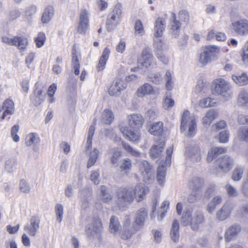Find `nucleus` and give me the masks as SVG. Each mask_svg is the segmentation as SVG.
Returning a JSON list of instances; mask_svg holds the SVG:
<instances>
[{
	"label": "nucleus",
	"instance_id": "obj_30",
	"mask_svg": "<svg viewBox=\"0 0 248 248\" xmlns=\"http://www.w3.org/2000/svg\"><path fill=\"white\" fill-rule=\"evenodd\" d=\"M54 8L52 6L48 5L42 14L41 21L43 24L48 23L54 16Z\"/></svg>",
	"mask_w": 248,
	"mask_h": 248
},
{
	"label": "nucleus",
	"instance_id": "obj_47",
	"mask_svg": "<svg viewBox=\"0 0 248 248\" xmlns=\"http://www.w3.org/2000/svg\"><path fill=\"white\" fill-rule=\"evenodd\" d=\"M158 38L154 39V47L156 49L157 52H161V51L167 48V45L163 42V41Z\"/></svg>",
	"mask_w": 248,
	"mask_h": 248
},
{
	"label": "nucleus",
	"instance_id": "obj_25",
	"mask_svg": "<svg viewBox=\"0 0 248 248\" xmlns=\"http://www.w3.org/2000/svg\"><path fill=\"white\" fill-rule=\"evenodd\" d=\"M100 189V194L99 197L100 200L104 203H110L113 200V195L109 192L108 188L105 186H101Z\"/></svg>",
	"mask_w": 248,
	"mask_h": 248
},
{
	"label": "nucleus",
	"instance_id": "obj_14",
	"mask_svg": "<svg viewBox=\"0 0 248 248\" xmlns=\"http://www.w3.org/2000/svg\"><path fill=\"white\" fill-rule=\"evenodd\" d=\"M125 88L124 82L120 78H117L114 80L109 88L108 93L111 96H117L120 94L121 91Z\"/></svg>",
	"mask_w": 248,
	"mask_h": 248
},
{
	"label": "nucleus",
	"instance_id": "obj_45",
	"mask_svg": "<svg viewBox=\"0 0 248 248\" xmlns=\"http://www.w3.org/2000/svg\"><path fill=\"white\" fill-rule=\"evenodd\" d=\"M95 130V126L93 125H91L90 126L88 135L86 142V151H89L92 148V139L94 134Z\"/></svg>",
	"mask_w": 248,
	"mask_h": 248
},
{
	"label": "nucleus",
	"instance_id": "obj_41",
	"mask_svg": "<svg viewBox=\"0 0 248 248\" xmlns=\"http://www.w3.org/2000/svg\"><path fill=\"white\" fill-rule=\"evenodd\" d=\"M237 136L240 140L248 142V126L240 127L238 130Z\"/></svg>",
	"mask_w": 248,
	"mask_h": 248
},
{
	"label": "nucleus",
	"instance_id": "obj_33",
	"mask_svg": "<svg viewBox=\"0 0 248 248\" xmlns=\"http://www.w3.org/2000/svg\"><path fill=\"white\" fill-rule=\"evenodd\" d=\"M232 78L233 81L239 86L248 85V76L245 73L239 76L233 75Z\"/></svg>",
	"mask_w": 248,
	"mask_h": 248
},
{
	"label": "nucleus",
	"instance_id": "obj_52",
	"mask_svg": "<svg viewBox=\"0 0 248 248\" xmlns=\"http://www.w3.org/2000/svg\"><path fill=\"white\" fill-rule=\"evenodd\" d=\"M55 214L56 215V219L59 222H61L63 217V206L61 204H57L55 206Z\"/></svg>",
	"mask_w": 248,
	"mask_h": 248
},
{
	"label": "nucleus",
	"instance_id": "obj_37",
	"mask_svg": "<svg viewBox=\"0 0 248 248\" xmlns=\"http://www.w3.org/2000/svg\"><path fill=\"white\" fill-rule=\"evenodd\" d=\"M244 170V167L241 166H237L232 171V179L234 181H240L243 177Z\"/></svg>",
	"mask_w": 248,
	"mask_h": 248
},
{
	"label": "nucleus",
	"instance_id": "obj_51",
	"mask_svg": "<svg viewBox=\"0 0 248 248\" xmlns=\"http://www.w3.org/2000/svg\"><path fill=\"white\" fill-rule=\"evenodd\" d=\"M202 197V195L201 193L194 191L192 193L188 195L187 200L188 202L193 203L201 200Z\"/></svg>",
	"mask_w": 248,
	"mask_h": 248
},
{
	"label": "nucleus",
	"instance_id": "obj_29",
	"mask_svg": "<svg viewBox=\"0 0 248 248\" xmlns=\"http://www.w3.org/2000/svg\"><path fill=\"white\" fill-rule=\"evenodd\" d=\"M179 223L178 221L175 219L172 223V227L170 231L171 239L175 243H177L179 241Z\"/></svg>",
	"mask_w": 248,
	"mask_h": 248
},
{
	"label": "nucleus",
	"instance_id": "obj_5",
	"mask_svg": "<svg viewBox=\"0 0 248 248\" xmlns=\"http://www.w3.org/2000/svg\"><path fill=\"white\" fill-rule=\"evenodd\" d=\"M121 15L122 10L120 7L116 6L108 16L106 26L108 31H113L120 23Z\"/></svg>",
	"mask_w": 248,
	"mask_h": 248
},
{
	"label": "nucleus",
	"instance_id": "obj_59",
	"mask_svg": "<svg viewBox=\"0 0 248 248\" xmlns=\"http://www.w3.org/2000/svg\"><path fill=\"white\" fill-rule=\"evenodd\" d=\"M165 79L166 80V89L168 91L171 90L173 88V84L171 81V75L169 71L166 72Z\"/></svg>",
	"mask_w": 248,
	"mask_h": 248
},
{
	"label": "nucleus",
	"instance_id": "obj_2",
	"mask_svg": "<svg viewBox=\"0 0 248 248\" xmlns=\"http://www.w3.org/2000/svg\"><path fill=\"white\" fill-rule=\"evenodd\" d=\"M212 92L215 95L221 96L226 101L231 99L232 95L231 85L221 78L214 80L212 86Z\"/></svg>",
	"mask_w": 248,
	"mask_h": 248
},
{
	"label": "nucleus",
	"instance_id": "obj_24",
	"mask_svg": "<svg viewBox=\"0 0 248 248\" xmlns=\"http://www.w3.org/2000/svg\"><path fill=\"white\" fill-rule=\"evenodd\" d=\"M108 155L110 157L111 164L113 165H118V161L122 156V152L116 147L110 148L107 150Z\"/></svg>",
	"mask_w": 248,
	"mask_h": 248
},
{
	"label": "nucleus",
	"instance_id": "obj_12",
	"mask_svg": "<svg viewBox=\"0 0 248 248\" xmlns=\"http://www.w3.org/2000/svg\"><path fill=\"white\" fill-rule=\"evenodd\" d=\"M233 30L239 35H247L248 34V20L240 19L232 23Z\"/></svg>",
	"mask_w": 248,
	"mask_h": 248
},
{
	"label": "nucleus",
	"instance_id": "obj_42",
	"mask_svg": "<svg viewBox=\"0 0 248 248\" xmlns=\"http://www.w3.org/2000/svg\"><path fill=\"white\" fill-rule=\"evenodd\" d=\"M166 176V170L164 164L160 165L157 168V180L160 185L163 184Z\"/></svg>",
	"mask_w": 248,
	"mask_h": 248
},
{
	"label": "nucleus",
	"instance_id": "obj_53",
	"mask_svg": "<svg viewBox=\"0 0 248 248\" xmlns=\"http://www.w3.org/2000/svg\"><path fill=\"white\" fill-rule=\"evenodd\" d=\"M46 39L45 34L44 32H39L37 36L35 38V42L37 47L43 46Z\"/></svg>",
	"mask_w": 248,
	"mask_h": 248
},
{
	"label": "nucleus",
	"instance_id": "obj_54",
	"mask_svg": "<svg viewBox=\"0 0 248 248\" xmlns=\"http://www.w3.org/2000/svg\"><path fill=\"white\" fill-rule=\"evenodd\" d=\"M140 169L142 173L145 172L146 174H148L152 169V166L147 161L143 160L140 164Z\"/></svg>",
	"mask_w": 248,
	"mask_h": 248
},
{
	"label": "nucleus",
	"instance_id": "obj_32",
	"mask_svg": "<svg viewBox=\"0 0 248 248\" xmlns=\"http://www.w3.org/2000/svg\"><path fill=\"white\" fill-rule=\"evenodd\" d=\"M149 132L152 135L155 136H158L162 134L163 132V124L162 122H158L153 124Z\"/></svg>",
	"mask_w": 248,
	"mask_h": 248
},
{
	"label": "nucleus",
	"instance_id": "obj_27",
	"mask_svg": "<svg viewBox=\"0 0 248 248\" xmlns=\"http://www.w3.org/2000/svg\"><path fill=\"white\" fill-rule=\"evenodd\" d=\"M222 197L221 195H217L215 196L210 202L207 204L206 211L210 214H212L216 209V207L221 203Z\"/></svg>",
	"mask_w": 248,
	"mask_h": 248
},
{
	"label": "nucleus",
	"instance_id": "obj_7",
	"mask_svg": "<svg viewBox=\"0 0 248 248\" xmlns=\"http://www.w3.org/2000/svg\"><path fill=\"white\" fill-rule=\"evenodd\" d=\"M219 52L218 48L214 46H207L202 52L200 56V62L201 64L205 65L212 61L213 57H215L216 53Z\"/></svg>",
	"mask_w": 248,
	"mask_h": 248
},
{
	"label": "nucleus",
	"instance_id": "obj_6",
	"mask_svg": "<svg viewBox=\"0 0 248 248\" xmlns=\"http://www.w3.org/2000/svg\"><path fill=\"white\" fill-rule=\"evenodd\" d=\"M153 60V55L151 50L149 47H146L143 49L141 58L138 60V67L131 68L132 72H135L139 68L143 67L148 68L151 65Z\"/></svg>",
	"mask_w": 248,
	"mask_h": 248
},
{
	"label": "nucleus",
	"instance_id": "obj_28",
	"mask_svg": "<svg viewBox=\"0 0 248 248\" xmlns=\"http://www.w3.org/2000/svg\"><path fill=\"white\" fill-rule=\"evenodd\" d=\"M132 168V162L128 158L123 159L120 163L119 169L122 175H127Z\"/></svg>",
	"mask_w": 248,
	"mask_h": 248
},
{
	"label": "nucleus",
	"instance_id": "obj_64",
	"mask_svg": "<svg viewBox=\"0 0 248 248\" xmlns=\"http://www.w3.org/2000/svg\"><path fill=\"white\" fill-rule=\"evenodd\" d=\"M226 189L230 197H236L238 195L237 190L230 185L226 186Z\"/></svg>",
	"mask_w": 248,
	"mask_h": 248
},
{
	"label": "nucleus",
	"instance_id": "obj_1",
	"mask_svg": "<svg viewBox=\"0 0 248 248\" xmlns=\"http://www.w3.org/2000/svg\"><path fill=\"white\" fill-rule=\"evenodd\" d=\"M136 196V192L132 187H121L117 190L115 202L119 208L125 207L131 203Z\"/></svg>",
	"mask_w": 248,
	"mask_h": 248
},
{
	"label": "nucleus",
	"instance_id": "obj_4",
	"mask_svg": "<svg viewBox=\"0 0 248 248\" xmlns=\"http://www.w3.org/2000/svg\"><path fill=\"white\" fill-rule=\"evenodd\" d=\"M215 165L218 170L227 173L233 168L234 165V159L227 155H222L216 159Z\"/></svg>",
	"mask_w": 248,
	"mask_h": 248
},
{
	"label": "nucleus",
	"instance_id": "obj_16",
	"mask_svg": "<svg viewBox=\"0 0 248 248\" xmlns=\"http://www.w3.org/2000/svg\"><path fill=\"white\" fill-rule=\"evenodd\" d=\"M232 208L229 203H225L216 212V218L219 221H223L228 218L231 213Z\"/></svg>",
	"mask_w": 248,
	"mask_h": 248
},
{
	"label": "nucleus",
	"instance_id": "obj_50",
	"mask_svg": "<svg viewBox=\"0 0 248 248\" xmlns=\"http://www.w3.org/2000/svg\"><path fill=\"white\" fill-rule=\"evenodd\" d=\"M36 7L34 5H31L26 8L25 11V15L28 22H31V16L36 13Z\"/></svg>",
	"mask_w": 248,
	"mask_h": 248
},
{
	"label": "nucleus",
	"instance_id": "obj_38",
	"mask_svg": "<svg viewBox=\"0 0 248 248\" xmlns=\"http://www.w3.org/2000/svg\"><path fill=\"white\" fill-rule=\"evenodd\" d=\"M99 152L96 148H94L93 150L91 152L90 154V157L88 160L87 167L90 168L93 166L96 162L98 158Z\"/></svg>",
	"mask_w": 248,
	"mask_h": 248
},
{
	"label": "nucleus",
	"instance_id": "obj_23",
	"mask_svg": "<svg viewBox=\"0 0 248 248\" xmlns=\"http://www.w3.org/2000/svg\"><path fill=\"white\" fill-rule=\"evenodd\" d=\"M226 152L227 149L225 148L219 147H212L208 152L206 161L208 163H210L218 155L225 153Z\"/></svg>",
	"mask_w": 248,
	"mask_h": 248
},
{
	"label": "nucleus",
	"instance_id": "obj_11",
	"mask_svg": "<svg viewBox=\"0 0 248 248\" xmlns=\"http://www.w3.org/2000/svg\"><path fill=\"white\" fill-rule=\"evenodd\" d=\"M89 22L88 12L85 9L81 10L79 23L78 26V31L81 34H85L88 28Z\"/></svg>",
	"mask_w": 248,
	"mask_h": 248
},
{
	"label": "nucleus",
	"instance_id": "obj_18",
	"mask_svg": "<svg viewBox=\"0 0 248 248\" xmlns=\"http://www.w3.org/2000/svg\"><path fill=\"white\" fill-rule=\"evenodd\" d=\"M241 227L237 224H233L226 231L224 238L227 242L234 240L241 231Z\"/></svg>",
	"mask_w": 248,
	"mask_h": 248
},
{
	"label": "nucleus",
	"instance_id": "obj_36",
	"mask_svg": "<svg viewBox=\"0 0 248 248\" xmlns=\"http://www.w3.org/2000/svg\"><path fill=\"white\" fill-rule=\"evenodd\" d=\"M238 102L241 106L248 108V92L246 90H241L238 95Z\"/></svg>",
	"mask_w": 248,
	"mask_h": 248
},
{
	"label": "nucleus",
	"instance_id": "obj_61",
	"mask_svg": "<svg viewBox=\"0 0 248 248\" xmlns=\"http://www.w3.org/2000/svg\"><path fill=\"white\" fill-rule=\"evenodd\" d=\"M19 130V125L18 124H16L14 125L11 130V136L13 138V140L15 142H18L19 140V137L16 134L17 132Z\"/></svg>",
	"mask_w": 248,
	"mask_h": 248
},
{
	"label": "nucleus",
	"instance_id": "obj_55",
	"mask_svg": "<svg viewBox=\"0 0 248 248\" xmlns=\"http://www.w3.org/2000/svg\"><path fill=\"white\" fill-rule=\"evenodd\" d=\"M148 78L151 81L157 85L160 84L162 80V75L159 73L151 74Z\"/></svg>",
	"mask_w": 248,
	"mask_h": 248
},
{
	"label": "nucleus",
	"instance_id": "obj_39",
	"mask_svg": "<svg viewBox=\"0 0 248 248\" xmlns=\"http://www.w3.org/2000/svg\"><path fill=\"white\" fill-rule=\"evenodd\" d=\"M114 119L112 112L105 109L102 114L101 122L104 124H110Z\"/></svg>",
	"mask_w": 248,
	"mask_h": 248
},
{
	"label": "nucleus",
	"instance_id": "obj_10",
	"mask_svg": "<svg viewBox=\"0 0 248 248\" xmlns=\"http://www.w3.org/2000/svg\"><path fill=\"white\" fill-rule=\"evenodd\" d=\"M148 214V210L145 208H141L137 211L132 224L135 230L139 231L143 227Z\"/></svg>",
	"mask_w": 248,
	"mask_h": 248
},
{
	"label": "nucleus",
	"instance_id": "obj_26",
	"mask_svg": "<svg viewBox=\"0 0 248 248\" xmlns=\"http://www.w3.org/2000/svg\"><path fill=\"white\" fill-rule=\"evenodd\" d=\"M154 92L153 87L149 83H146L140 86L138 89L136 94L139 97H143L146 95L151 94Z\"/></svg>",
	"mask_w": 248,
	"mask_h": 248
},
{
	"label": "nucleus",
	"instance_id": "obj_35",
	"mask_svg": "<svg viewBox=\"0 0 248 248\" xmlns=\"http://www.w3.org/2000/svg\"><path fill=\"white\" fill-rule=\"evenodd\" d=\"M192 221V211L190 210H187L182 215L181 220L182 225L185 226L188 225H190L191 226Z\"/></svg>",
	"mask_w": 248,
	"mask_h": 248
},
{
	"label": "nucleus",
	"instance_id": "obj_20",
	"mask_svg": "<svg viewBox=\"0 0 248 248\" xmlns=\"http://www.w3.org/2000/svg\"><path fill=\"white\" fill-rule=\"evenodd\" d=\"M120 130L124 136L128 138L132 141H137L140 139V132L138 129H129L126 127H121Z\"/></svg>",
	"mask_w": 248,
	"mask_h": 248
},
{
	"label": "nucleus",
	"instance_id": "obj_49",
	"mask_svg": "<svg viewBox=\"0 0 248 248\" xmlns=\"http://www.w3.org/2000/svg\"><path fill=\"white\" fill-rule=\"evenodd\" d=\"M217 190V188L215 185L210 184L205 190L203 196L209 199L212 194L216 192Z\"/></svg>",
	"mask_w": 248,
	"mask_h": 248
},
{
	"label": "nucleus",
	"instance_id": "obj_19",
	"mask_svg": "<svg viewBox=\"0 0 248 248\" xmlns=\"http://www.w3.org/2000/svg\"><path fill=\"white\" fill-rule=\"evenodd\" d=\"M164 145L165 141L163 139H160L158 141H156L150 149V154L151 157L153 158L158 157L163 150Z\"/></svg>",
	"mask_w": 248,
	"mask_h": 248
},
{
	"label": "nucleus",
	"instance_id": "obj_13",
	"mask_svg": "<svg viewBox=\"0 0 248 248\" xmlns=\"http://www.w3.org/2000/svg\"><path fill=\"white\" fill-rule=\"evenodd\" d=\"M39 217L37 216H33L30 219V224L26 225L24 229L30 236H34L39 228Z\"/></svg>",
	"mask_w": 248,
	"mask_h": 248
},
{
	"label": "nucleus",
	"instance_id": "obj_43",
	"mask_svg": "<svg viewBox=\"0 0 248 248\" xmlns=\"http://www.w3.org/2000/svg\"><path fill=\"white\" fill-rule=\"evenodd\" d=\"M138 231L137 230H135L134 226L132 225V227L129 229H126L123 228V230L120 232L121 237L124 240H126L130 238L131 235Z\"/></svg>",
	"mask_w": 248,
	"mask_h": 248
},
{
	"label": "nucleus",
	"instance_id": "obj_46",
	"mask_svg": "<svg viewBox=\"0 0 248 248\" xmlns=\"http://www.w3.org/2000/svg\"><path fill=\"white\" fill-rule=\"evenodd\" d=\"M43 90L41 89L35 91V97L34 99L32 100V104L34 106H37L39 105L44 100L45 95L43 94Z\"/></svg>",
	"mask_w": 248,
	"mask_h": 248
},
{
	"label": "nucleus",
	"instance_id": "obj_17",
	"mask_svg": "<svg viewBox=\"0 0 248 248\" xmlns=\"http://www.w3.org/2000/svg\"><path fill=\"white\" fill-rule=\"evenodd\" d=\"M205 221V217L202 211L197 210L192 215V221L191 228L193 231H197L199 225L202 224Z\"/></svg>",
	"mask_w": 248,
	"mask_h": 248
},
{
	"label": "nucleus",
	"instance_id": "obj_34",
	"mask_svg": "<svg viewBox=\"0 0 248 248\" xmlns=\"http://www.w3.org/2000/svg\"><path fill=\"white\" fill-rule=\"evenodd\" d=\"M40 141V139L37 134L35 133H31L27 136L25 144L27 146H30L32 144H38Z\"/></svg>",
	"mask_w": 248,
	"mask_h": 248
},
{
	"label": "nucleus",
	"instance_id": "obj_31",
	"mask_svg": "<svg viewBox=\"0 0 248 248\" xmlns=\"http://www.w3.org/2000/svg\"><path fill=\"white\" fill-rule=\"evenodd\" d=\"M13 46H17V47L20 50L25 49L28 44L27 39L23 36H14L13 37Z\"/></svg>",
	"mask_w": 248,
	"mask_h": 248
},
{
	"label": "nucleus",
	"instance_id": "obj_62",
	"mask_svg": "<svg viewBox=\"0 0 248 248\" xmlns=\"http://www.w3.org/2000/svg\"><path fill=\"white\" fill-rule=\"evenodd\" d=\"M226 125V123L224 121L222 120L213 124L212 126V129L213 131L217 132L224 128Z\"/></svg>",
	"mask_w": 248,
	"mask_h": 248
},
{
	"label": "nucleus",
	"instance_id": "obj_58",
	"mask_svg": "<svg viewBox=\"0 0 248 248\" xmlns=\"http://www.w3.org/2000/svg\"><path fill=\"white\" fill-rule=\"evenodd\" d=\"M16 164V160L15 158H11L7 160L5 162V168L9 172H12L13 170V167Z\"/></svg>",
	"mask_w": 248,
	"mask_h": 248
},
{
	"label": "nucleus",
	"instance_id": "obj_56",
	"mask_svg": "<svg viewBox=\"0 0 248 248\" xmlns=\"http://www.w3.org/2000/svg\"><path fill=\"white\" fill-rule=\"evenodd\" d=\"M178 16L180 20L188 24L189 22V14L186 10H181L178 13Z\"/></svg>",
	"mask_w": 248,
	"mask_h": 248
},
{
	"label": "nucleus",
	"instance_id": "obj_40",
	"mask_svg": "<svg viewBox=\"0 0 248 248\" xmlns=\"http://www.w3.org/2000/svg\"><path fill=\"white\" fill-rule=\"evenodd\" d=\"M192 183L194 191L200 192L204 185V180L203 178L194 177L192 179Z\"/></svg>",
	"mask_w": 248,
	"mask_h": 248
},
{
	"label": "nucleus",
	"instance_id": "obj_15",
	"mask_svg": "<svg viewBox=\"0 0 248 248\" xmlns=\"http://www.w3.org/2000/svg\"><path fill=\"white\" fill-rule=\"evenodd\" d=\"M170 21V31L172 35L175 38H176L179 35L181 23L179 20H177L176 15L174 12L171 13Z\"/></svg>",
	"mask_w": 248,
	"mask_h": 248
},
{
	"label": "nucleus",
	"instance_id": "obj_44",
	"mask_svg": "<svg viewBox=\"0 0 248 248\" xmlns=\"http://www.w3.org/2000/svg\"><path fill=\"white\" fill-rule=\"evenodd\" d=\"M120 223L118 219L115 216H112L110 219L109 229L111 233L115 234L119 229Z\"/></svg>",
	"mask_w": 248,
	"mask_h": 248
},
{
	"label": "nucleus",
	"instance_id": "obj_63",
	"mask_svg": "<svg viewBox=\"0 0 248 248\" xmlns=\"http://www.w3.org/2000/svg\"><path fill=\"white\" fill-rule=\"evenodd\" d=\"M134 29L135 33L141 34L144 32L143 26L140 20H136L134 26Z\"/></svg>",
	"mask_w": 248,
	"mask_h": 248
},
{
	"label": "nucleus",
	"instance_id": "obj_22",
	"mask_svg": "<svg viewBox=\"0 0 248 248\" xmlns=\"http://www.w3.org/2000/svg\"><path fill=\"white\" fill-rule=\"evenodd\" d=\"M166 20L161 17H158L155 22L154 27V36L156 38L160 37L163 35L165 30Z\"/></svg>",
	"mask_w": 248,
	"mask_h": 248
},
{
	"label": "nucleus",
	"instance_id": "obj_21",
	"mask_svg": "<svg viewBox=\"0 0 248 248\" xmlns=\"http://www.w3.org/2000/svg\"><path fill=\"white\" fill-rule=\"evenodd\" d=\"M129 124L133 129H139L143 123L144 119L140 114H133L128 117Z\"/></svg>",
	"mask_w": 248,
	"mask_h": 248
},
{
	"label": "nucleus",
	"instance_id": "obj_9",
	"mask_svg": "<svg viewBox=\"0 0 248 248\" xmlns=\"http://www.w3.org/2000/svg\"><path fill=\"white\" fill-rule=\"evenodd\" d=\"M189 112L188 110L184 112L182 116L180 129L182 131H183L186 129L185 126L188 125L187 136L190 137L194 134L196 124L195 120L189 117Z\"/></svg>",
	"mask_w": 248,
	"mask_h": 248
},
{
	"label": "nucleus",
	"instance_id": "obj_57",
	"mask_svg": "<svg viewBox=\"0 0 248 248\" xmlns=\"http://www.w3.org/2000/svg\"><path fill=\"white\" fill-rule=\"evenodd\" d=\"M19 189L23 193H28L30 192L31 187L25 180L21 179L19 183Z\"/></svg>",
	"mask_w": 248,
	"mask_h": 248
},
{
	"label": "nucleus",
	"instance_id": "obj_8",
	"mask_svg": "<svg viewBox=\"0 0 248 248\" xmlns=\"http://www.w3.org/2000/svg\"><path fill=\"white\" fill-rule=\"evenodd\" d=\"M185 155L186 159L193 163L199 162L202 159L201 149L196 144H190L186 149Z\"/></svg>",
	"mask_w": 248,
	"mask_h": 248
},
{
	"label": "nucleus",
	"instance_id": "obj_60",
	"mask_svg": "<svg viewBox=\"0 0 248 248\" xmlns=\"http://www.w3.org/2000/svg\"><path fill=\"white\" fill-rule=\"evenodd\" d=\"M123 148L131 155L134 156H139L140 155V153L136 150L133 149L131 147L128 143H124L123 144Z\"/></svg>",
	"mask_w": 248,
	"mask_h": 248
},
{
	"label": "nucleus",
	"instance_id": "obj_3",
	"mask_svg": "<svg viewBox=\"0 0 248 248\" xmlns=\"http://www.w3.org/2000/svg\"><path fill=\"white\" fill-rule=\"evenodd\" d=\"M102 224L99 218H93L91 223L86 225L85 228V235L90 241H95L102 240Z\"/></svg>",
	"mask_w": 248,
	"mask_h": 248
},
{
	"label": "nucleus",
	"instance_id": "obj_48",
	"mask_svg": "<svg viewBox=\"0 0 248 248\" xmlns=\"http://www.w3.org/2000/svg\"><path fill=\"white\" fill-rule=\"evenodd\" d=\"M133 189L136 192V195L138 196L139 201L141 200L143 196L149 191L147 188L143 187L141 185H137Z\"/></svg>",
	"mask_w": 248,
	"mask_h": 248
}]
</instances>
